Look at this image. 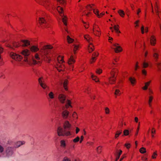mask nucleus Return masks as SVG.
<instances>
[{"mask_svg": "<svg viewBox=\"0 0 161 161\" xmlns=\"http://www.w3.org/2000/svg\"><path fill=\"white\" fill-rule=\"evenodd\" d=\"M52 48L53 47L50 45L44 46L41 49L39 53H36L34 55V58H34L37 62L41 59H48L49 57V54L50 52L49 49Z\"/></svg>", "mask_w": 161, "mask_h": 161, "instance_id": "f257e3e1", "label": "nucleus"}, {"mask_svg": "<svg viewBox=\"0 0 161 161\" xmlns=\"http://www.w3.org/2000/svg\"><path fill=\"white\" fill-rule=\"evenodd\" d=\"M64 62V56L59 55L57 58V62L55 65V67L59 72L64 71L65 66L63 63Z\"/></svg>", "mask_w": 161, "mask_h": 161, "instance_id": "f03ea898", "label": "nucleus"}, {"mask_svg": "<svg viewBox=\"0 0 161 161\" xmlns=\"http://www.w3.org/2000/svg\"><path fill=\"white\" fill-rule=\"evenodd\" d=\"M118 70L116 68L113 69L110 72V76L109 78V83L113 84L115 83Z\"/></svg>", "mask_w": 161, "mask_h": 161, "instance_id": "7ed1b4c3", "label": "nucleus"}, {"mask_svg": "<svg viewBox=\"0 0 161 161\" xmlns=\"http://www.w3.org/2000/svg\"><path fill=\"white\" fill-rule=\"evenodd\" d=\"M24 62L26 63V64L30 66L37 64V62L34 58H32V60H31L28 59L27 57H25L24 58L23 62L19 63V65L20 66H25V64Z\"/></svg>", "mask_w": 161, "mask_h": 161, "instance_id": "20e7f679", "label": "nucleus"}, {"mask_svg": "<svg viewBox=\"0 0 161 161\" xmlns=\"http://www.w3.org/2000/svg\"><path fill=\"white\" fill-rule=\"evenodd\" d=\"M47 16L46 14L44 12H42L40 14L38 20V23L40 24H45L47 22Z\"/></svg>", "mask_w": 161, "mask_h": 161, "instance_id": "39448f33", "label": "nucleus"}, {"mask_svg": "<svg viewBox=\"0 0 161 161\" xmlns=\"http://www.w3.org/2000/svg\"><path fill=\"white\" fill-rule=\"evenodd\" d=\"M152 56L155 62H157L160 56V51L156 48L153 47L152 48Z\"/></svg>", "mask_w": 161, "mask_h": 161, "instance_id": "423d86ee", "label": "nucleus"}, {"mask_svg": "<svg viewBox=\"0 0 161 161\" xmlns=\"http://www.w3.org/2000/svg\"><path fill=\"white\" fill-rule=\"evenodd\" d=\"M92 33L95 36L100 37L101 35V31L98 26L95 24H93Z\"/></svg>", "mask_w": 161, "mask_h": 161, "instance_id": "0eeeda50", "label": "nucleus"}, {"mask_svg": "<svg viewBox=\"0 0 161 161\" xmlns=\"http://www.w3.org/2000/svg\"><path fill=\"white\" fill-rule=\"evenodd\" d=\"M9 55L12 59L15 61H20L23 59V57L21 55L14 52H10Z\"/></svg>", "mask_w": 161, "mask_h": 161, "instance_id": "6e6552de", "label": "nucleus"}, {"mask_svg": "<svg viewBox=\"0 0 161 161\" xmlns=\"http://www.w3.org/2000/svg\"><path fill=\"white\" fill-rule=\"evenodd\" d=\"M111 48L113 49L116 53H118L122 52L123 51L122 47L118 43L113 44L111 47Z\"/></svg>", "mask_w": 161, "mask_h": 161, "instance_id": "1a4fd4ad", "label": "nucleus"}, {"mask_svg": "<svg viewBox=\"0 0 161 161\" xmlns=\"http://www.w3.org/2000/svg\"><path fill=\"white\" fill-rule=\"evenodd\" d=\"M93 12L94 14L98 18H102L104 15L105 14L104 12H103L101 13H99V10L97 8L94 9Z\"/></svg>", "mask_w": 161, "mask_h": 161, "instance_id": "9d476101", "label": "nucleus"}, {"mask_svg": "<svg viewBox=\"0 0 161 161\" xmlns=\"http://www.w3.org/2000/svg\"><path fill=\"white\" fill-rule=\"evenodd\" d=\"M39 83L41 86L44 89H46L47 86L45 84L44 79L42 77H41L38 79Z\"/></svg>", "mask_w": 161, "mask_h": 161, "instance_id": "9b49d317", "label": "nucleus"}, {"mask_svg": "<svg viewBox=\"0 0 161 161\" xmlns=\"http://www.w3.org/2000/svg\"><path fill=\"white\" fill-rule=\"evenodd\" d=\"M66 96L63 94H59L58 96V99L59 102L62 103H64L66 100Z\"/></svg>", "mask_w": 161, "mask_h": 161, "instance_id": "f8f14e48", "label": "nucleus"}, {"mask_svg": "<svg viewBox=\"0 0 161 161\" xmlns=\"http://www.w3.org/2000/svg\"><path fill=\"white\" fill-rule=\"evenodd\" d=\"M98 55L99 53L97 52H94L92 54V58L90 60V64H93L96 61L97 59V58Z\"/></svg>", "mask_w": 161, "mask_h": 161, "instance_id": "ddd939ff", "label": "nucleus"}, {"mask_svg": "<svg viewBox=\"0 0 161 161\" xmlns=\"http://www.w3.org/2000/svg\"><path fill=\"white\" fill-rule=\"evenodd\" d=\"M150 43L152 46H155L156 44V38L155 36L153 35L151 36L150 39Z\"/></svg>", "mask_w": 161, "mask_h": 161, "instance_id": "4468645a", "label": "nucleus"}, {"mask_svg": "<svg viewBox=\"0 0 161 161\" xmlns=\"http://www.w3.org/2000/svg\"><path fill=\"white\" fill-rule=\"evenodd\" d=\"M69 114V111L67 109H64L63 108V111L61 113V115L63 118L66 119L68 117Z\"/></svg>", "mask_w": 161, "mask_h": 161, "instance_id": "2eb2a0df", "label": "nucleus"}, {"mask_svg": "<svg viewBox=\"0 0 161 161\" xmlns=\"http://www.w3.org/2000/svg\"><path fill=\"white\" fill-rule=\"evenodd\" d=\"M75 57L73 55H71L68 61V63L69 65H72L74 64L75 62Z\"/></svg>", "mask_w": 161, "mask_h": 161, "instance_id": "dca6fc26", "label": "nucleus"}, {"mask_svg": "<svg viewBox=\"0 0 161 161\" xmlns=\"http://www.w3.org/2000/svg\"><path fill=\"white\" fill-rule=\"evenodd\" d=\"M153 96H148L147 103L149 107L151 108H152L153 103Z\"/></svg>", "mask_w": 161, "mask_h": 161, "instance_id": "f3484780", "label": "nucleus"}, {"mask_svg": "<svg viewBox=\"0 0 161 161\" xmlns=\"http://www.w3.org/2000/svg\"><path fill=\"white\" fill-rule=\"evenodd\" d=\"M57 132L59 136H64V131L62 127L59 126L58 127Z\"/></svg>", "mask_w": 161, "mask_h": 161, "instance_id": "a211bd4d", "label": "nucleus"}, {"mask_svg": "<svg viewBox=\"0 0 161 161\" xmlns=\"http://www.w3.org/2000/svg\"><path fill=\"white\" fill-rule=\"evenodd\" d=\"M20 53L24 56V58L25 57H27V56H29L30 53V51L27 49H25L22 50Z\"/></svg>", "mask_w": 161, "mask_h": 161, "instance_id": "6ab92c4d", "label": "nucleus"}, {"mask_svg": "<svg viewBox=\"0 0 161 161\" xmlns=\"http://www.w3.org/2000/svg\"><path fill=\"white\" fill-rule=\"evenodd\" d=\"M141 31L142 34H143L145 33H147L148 32V27L147 26L145 27L143 25H142L141 28Z\"/></svg>", "mask_w": 161, "mask_h": 161, "instance_id": "aec40b11", "label": "nucleus"}, {"mask_svg": "<svg viewBox=\"0 0 161 161\" xmlns=\"http://www.w3.org/2000/svg\"><path fill=\"white\" fill-rule=\"evenodd\" d=\"M129 80L132 86H134L136 84V78L133 77H130L129 78Z\"/></svg>", "mask_w": 161, "mask_h": 161, "instance_id": "412c9836", "label": "nucleus"}, {"mask_svg": "<svg viewBox=\"0 0 161 161\" xmlns=\"http://www.w3.org/2000/svg\"><path fill=\"white\" fill-rule=\"evenodd\" d=\"M21 46L23 47H26L30 44L29 41L27 40H22L20 41Z\"/></svg>", "mask_w": 161, "mask_h": 161, "instance_id": "4be33fe9", "label": "nucleus"}, {"mask_svg": "<svg viewBox=\"0 0 161 161\" xmlns=\"http://www.w3.org/2000/svg\"><path fill=\"white\" fill-rule=\"evenodd\" d=\"M30 49L31 52L36 53L38 51L39 49L38 46L33 45L31 47Z\"/></svg>", "mask_w": 161, "mask_h": 161, "instance_id": "5701e85b", "label": "nucleus"}, {"mask_svg": "<svg viewBox=\"0 0 161 161\" xmlns=\"http://www.w3.org/2000/svg\"><path fill=\"white\" fill-rule=\"evenodd\" d=\"M152 82V80H150L149 81L145 83V85L142 87V89L143 90H146L148 88V86H150Z\"/></svg>", "mask_w": 161, "mask_h": 161, "instance_id": "b1692460", "label": "nucleus"}, {"mask_svg": "<svg viewBox=\"0 0 161 161\" xmlns=\"http://www.w3.org/2000/svg\"><path fill=\"white\" fill-rule=\"evenodd\" d=\"M72 102L70 100L67 99L66 101V103L65 105V107L66 109H68L69 108H72V106L71 105Z\"/></svg>", "mask_w": 161, "mask_h": 161, "instance_id": "393cba45", "label": "nucleus"}, {"mask_svg": "<svg viewBox=\"0 0 161 161\" xmlns=\"http://www.w3.org/2000/svg\"><path fill=\"white\" fill-rule=\"evenodd\" d=\"M71 126V125L69 123L68 121H65L63 125L64 128L65 129L69 128Z\"/></svg>", "mask_w": 161, "mask_h": 161, "instance_id": "a878e982", "label": "nucleus"}, {"mask_svg": "<svg viewBox=\"0 0 161 161\" xmlns=\"http://www.w3.org/2000/svg\"><path fill=\"white\" fill-rule=\"evenodd\" d=\"M155 9L157 15L159 17V15L161 14V12L158 9L157 3L156 2H155Z\"/></svg>", "mask_w": 161, "mask_h": 161, "instance_id": "bb28decb", "label": "nucleus"}, {"mask_svg": "<svg viewBox=\"0 0 161 161\" xmlns=\"http://www.w3.org/2000/svg\"><path fill=\"white\" fill-rule=\"evenodd\" d=\"M80 47V45L75 44L74 45V47L73 49V53L74 54H75L77 53V51L79 50Z\"/></svg>", "mask_w": 161, "mask_h": 161, "instance_id": "cd10ccee", "label": "nucleus"}, {"mask_svg": "<svg viewBox=\"0 0 161 161\" xmlns=\"http://www.w3.org/2000/svg\"><path fill=\"white\" fill-rule=\"evenodd\" d=\"M94 5L93 4H89L87 5L86 8V10L88 11H91L93 9V6Z\"/></svg>", "mask_w": 161, "mask_h": 161, "instance_id": "c85d7f7f", "label": "nucleus"}, {"mask_svg": "<svg viewBox=\"0 0 161 161\" xmlns=\"http://www.w3.org/2000/svg\"><path fill=\"white\" fill-rule=\"evenodd\" d=\"M94 49V47L92 43H90L88 47V50L89 53L92 52Z\"/></svg>", "mask_w": 161, "mask_h": 161, "instance_id": "c756f323", "label": "nucleus"}, {"mask_svg": "<svg viewBox=\"0 0 161 161\" xmlns=\"http://www.w3.org/2000/svg\"><path fill=\"white\" fill-rule=\"evenodd\" d=\"M57 9L61 16H62V15H63V8H62L59 6L57 7Z\"/></svg>", "mask_w": 161, "mask_h": 161, "instance_id": "7c9ffc66", "label": "nucleus"}, {"mask_svg": "<svg viewBox=\"0 0 161 161\" xmlns=\"http://www.w3.org/2000/svg\"><path fill=\"white\" fill-rule=\"evenodd\" d=\"M84 38L89 43H90L92 41V39L90 37L89 35H85L84 36Z\"/></svg>", "mask_w": 161, "mask_h": 161, "instance_id": "2f4dec72", "label": "nucleus"}, {"mask_svg": "<svg viewBox=\"0 0 161 161\" xmlns=\"http://www.w3.org/2000/svg\"><path fill=\"white\" fill-rule=\"evenodd\" d=\"M114 94L116 97L120 96L121 94V92L119 89H116L114 92Z\"/></svg>", "mask_w": 161, "mask_h": 161, "instance_id": "473e14b6", "label": "nucleus"}, {"mask_svg": "<svg viewBox=\"0 0 161 161\" xmlns=\"http://www.w3.org/2000/svg\"><path fill=\"white\" fill-rule=\"evenodd\" d=\"M68 81L67 79H65L64 80L63 83V86L64 89L66 91H67L68 90Z\"/></svg>", "mask_w": 161, "mask_h": 161, "instance_id": "72a5a7b5", "label": "nucleus"}, {"mask_svg": "<svg viewBox=\"0 0 161 161\" xmlns=\"http://www.w3.org/2000/svg\"><path fill=\"white\" fill-rule=\"evenodd\" d=\"M72 117L73 119V120L76 121L78 119V116L77 113L75 112H74L72 114Z\"/></svg>", "mask_w": 161, "mask_h": 161, "instance_id": "f704fd0d", "label": "nucleus"}, {"mask_svg": "<svg viewBox=\"0 0 161 161\" xmlns=\"http://www.w3.org/2000/svg\"><path fill=\"white\" fill-rule=\"evenodd\" d=\"M91 78L93 80L95 81V82H97L99 81V78L96 75H94L91 73Z\"/></svg>", "mask_w": 161, "mask_h": 161, "instance_id": "c9c22d12", "label": "nucleus"}, {"mask_svg": "<svg viewBox=\"0 0 161 161\" xmlns=\"http://www.w3.org/2000/svg\"><path fill=\"white\" fill-rule=\"evenodd\" d=\"M118 13L121 17L123 18L125 15V13L124 11L121 9H119L118 11Z\"/></svg>", "mask_w": 161, "mask_h": 161, "instance_id": "e433bc0d", "label": "nucleus"}, {"mask_svg": "<svg viewBox=\"0 0 161 161\" xmlns=\"http://www.w3.org/2000/svg\"><path fill=\"white\" fill-rule=\"evenodd\" d=\"M13 46L14 47H17L20 46H21V44L20 42H14L13 43Z\"/></svg>", "mask_w": 161, "mask_h": 161, "instance_id": "4c0bfd02", "label": "nucleus"}, {"mask_svg": "<svg viewBox=\"0 0 161 161\" xmlns=\"http://www.w3.org/2000/svg\"><path fill=\"white\" fill-rule=\"evenodd\" d=\"M25 142L24 141H19L16 142L15 144V147H20L21 145L25 144Z\"/></svg>", "mask_w": 161, "mask_h": 161, "instance_id": "58836bf2", "label": "nucleus"}, {"mask_svg": "<svg viewBox=\"0 0 161 161\" xmlns=\"http://www.w3.org/2000/svg\"><path fill=\"white\" fill-rule=\"evenodd\" d=\"M122 130H117L116 131L114 137L115 139H117L119 137V136L122 133Z\"/></svg>", "mask_w": 161, "mask_h": 161, "instance_id": "ea45409f", "label": "nucleus"}, {"mask_svg": "<svg viewBox=\"0 0 161 161\" xmlns=\"http://www.w3.org/2000/svg\"><path fill=\"white\" fill-rule=\"evenodd\" d=\"M84 14L86 15V16L89 17L91 16L92 14V12L91 11H88L85 10L84 12Z\"/></svg>", "mask_w": 161, "mask_h": 161, "instance_id": "a19ab883", "label": "nucleus"}, {"mask_svg": "<svg viewBox=\"0 0 161 161\" xmlns=\"http://www.w3.org/2000/svg\"><path fill=\"white\" fill-rule=\"evenodd\" d=\"M60 146L61 147L65 148L66 146L65 141L64 140H61L60 142Z\"/></svg>", "mask_w": 161, "mask_h": 161, "instance_id": "79ce46f5", "label": "nucleus"}, {"mask_svg": "<svg viewBox=\"0 0 161 161\" xmlns=\"http://www.w3.org/2000/svg\"><path fill=\"white\" fill-rule=\"evenodd\" d=\"M63 17L62 18V21L63 22L64 24L65 25H67V18L66 16H63Z\"/></svg>", "mask_w": 161, "mask_h": 161, "instance_id": "37998d69", "label": "nucleus"}, {"mask_svg": "<svg viewBox=\"0 0 161 161\" xmlns=\"http://www.w3.org/2000/svg\"><path fill=\"white\" fill-rule=\"evenodd\" d=\"M114 29L115 30L116 32L117 33H120V32L119 31V26L118 25H115L114 26Z\"/></svg>", "mask_w": 161, "mask_h": 161, "instance_id": "c03bdc74", "label": "nucleus"}, {"mask_svg": "<svg viewBox=\"0 0 161 161\" xmlns=\"http://www.w3.org/2000/svg\"><path fill=\"white\" fill-rule=\"evenodd\" d=\"M158 156V152L157 151H155L153 153L151 158L152 159H154L156 158Z\"/></svg>", "mask_w": 161, "mask_h": 161, "instance_id": "a18cd8bd", "label": "nucleus"}, {"mask_svg": "<svg viewBox=\"0 0 161 161\" xmlns=\"http://www.w3.org/2000/svg\"><path fill=\"white\" fill-rule=\"evenodd\" d=\"M67 41L68 43H70L73 42L74 39L70 37L69 36H67Z\"/></svg>", "mask_w": 161, "mask_h": 161, "instance_id": "49530a36", "label": "nucleus"}, {"mask_svg": "<svg viewBox=\"0 0 161 161\" xmlns=\"http://www.w3.org/2000/svg\"><path fill=\"white\" fill-rule=\"evenodd\" d=\"M48 96L49 98L50 99H53L54 98V95L52 92H51L49 93Z\"/></svg>", "mask_w": 161, "mask_h": 161, "instance_id": "de8ad7c7", "label": "nucleus"}, {"mask_svg": "<svg viewBox=\"0 0 161 161\" xmlns=\"http://www.w3.org/2000/svg\"><path fill=\"white\" fill-rule=\"evenodd\" d=\"M153 92L152 89L151 88L148 89V96H153Z\"/></svg>", "mask_w": 161, "mask_h": 161, "instance_id": "09e8293b", "label": "nucleus"}, {"mask_svg": "<svg viewBox=\"0 0 161 161\" xmlns=\"http://www.w3.org/2000/svg\"><path fill=\"white\" fill-rule=\"evenodd\" d=\"M140 122H139L138 124V126L137 127L136 132L135 134V137H136L138 135V133L139 132V130L140 129Z\"/></svg>", "mask_w": 161, "mask_h": 161, "instance_id": "8fccbe9b", "label": "nucleus"}, {"mask_svg": "<svg viewBox=\"0 0 161 161\" xmlns=\"http://www.w3.org/2000/svg\"><path fill=\"white\" fill-rule=\"evenodd\" d=\"M139 151L141 153L143 154L146 153V150L145 148L144 147H142L140 149Z\"/></svg>", "mask_w": 161, "mask_h": 161, "instance_id": "3c124183", "label": "nucleus"}, {"mask_svg": "<svg viewBox=\"0 0 161 161\" xmlns=\"http://www.w3.org/2000/svg\"><path fill=\"white\" fill-rule=\"evenodd\" d=\"M104 111L105 114L107 115L109 114L110 113L109 109L107 107L104 108Z\"/></svg>", "mask_w": 161, "mask_h": 161, "instance_id": "603ef678", "label": "nucleus"}, {"mask_svg": "<svg viewBox=\"0 0 161 161\" xmlns=\"http://www.w3.org/2000/svg\"><path fill=\"white\" fill-rule=\"evenodd\" d=\"M158 70V71H161V62H158L156 64Z\"/></svg>", "mask_w": 161, "mask_h": 161, "instance_id": "864d4df0", "label": "nucleus"}, {"mask_svg": "<svg viewBox=\"0 0 161 161\" xmlns=\"http://www.w3.org/2000/svg\"><path fill=\"white\" fill-rule=\"evenodd\" d=\"M129 134V131L128 130H125L123 131L124 136H128Z\"/></svg>", "mask_w": 161, "mask_h": 161, "instance_id": "5fc2aeb1", "label": "nucleus"}, {"mask_svg": "<svg viewBox=\"0 0 161 161\" xmlns=\"http://www.w3.org/2000/svg\"><path fill=\"white\" fill-rule=\"evenodd\" d=\"M102 147L101 146L98 147L97 148V151L98 153H100L102 151Z\"/></svg>", "mask_w": 161, "mask_h": 161, "instance_id": "6e6d98bb", "label": "nucleus"}, {"mask_svg": "<svg viewBox=\"0 0 161 161\" xmlns=\"http://www.w3.org/2000/svg\"><path fill=\"white\" fill-rule=\"evenodd\" d=\"M148 64L145 61L143 62L142 64V67L144 68H147L148 66Z\"/></svg>", "mask_w": 161, "mask_h": 161, "instance_id": "4d7b16f0", "label": "nucleus"}, {"mask_svg": "<svg viewBox=\"0 0 161 161\" xmlns=\"http://www.w3.org/2000/svg\"><path fill=\"white\" fill-rule=\"evenodd\" d=\"M122 81V80H119L117 83V85L116 86V87L117 88H119L121 86V84Z\"/></svg>", "mask_w": 161, "mask_h": 161, "instance_id": "13d9d810", "label": "nucleus"}, {"mask_svg": "<svg viewBox=\"0 0 161 161\" xmlns=\"http://www.w3.org/2000/svg\"><path fill=\"white\" fill-rule=\"evenodd\" d=\"M95 72L97 74L100 75L102 72V70L100 69H96Z\"/></svg>", "mask_w": 161, "mask_h": 161, "instance_id": "bf43d9fd", "label": "nucleus"}, {"mask_svg": "<svg viewBox=\"0 0 161 161\" xmlns=\"http://www.w3.org/2000/svg\"><path fill=\"white\" fill-rule=\"evenodd\" d=\"M119 58L116 57L114 58V60L112 62V64L114 65H116V63L118 61Z\"/></svg>", "mask_w": 161, "mask_h": 161, "instance_id": "052dcab7", "label": "nucleus"}, {"mask_svg": "<svg viewBox=\"0 0 161 161\" xmlns=\"http://www.w3.org/2000/svg\"><path fill=\"white\" fill-rule=\"evenodd\" d=\"M140 22V21L139 20H137L136 21L135 23V27L136 28H137L139 26V23Z\"/></svg>", "mask_w": 161, "mask_h": 161, "instance_id": "680f3d73", "label": "nucleus"}, {"mask_svg": "<svg viewBox=\"0 0 161 161\" xmlns=\"http://www.w3.org/2000/svg\"><path fill=\"white\" fill-rule=\"evenodd\" d=\"M124 146L127 149H129L131 147V145L130 143H126L125 144Z\"/></svg>", "mask_w": 161, "mask_h": 161, "instance_id": "e2e57ef3", "label": "nucleus"}, {"mask_svg": "<svg viewBox=\"0 0 161 161\" xmlns=\"http://www.w3.org/2000/svg\"><path fill=\"white\" fill-rule=\"evenodd\" d=\"M122 153V151L121 150H119V152L118 153L117 156L116 157V159L117 160H118L119 158L120 155Z\"/></svg>", "mask_w": 161, "mask_h": 161, "instance_id": "0e129e2a", "label": "nucleus"}, {"mask_svg": "<svg viewBox=\"0 0 161 161\" xmlns=\"http://www.w3.org/2000/svg\"><path fill=\"white\" fill-rule=\"evenodd\" d=\"M71 135V133L70 131H67L66 132H64V136H69Z\"/></svg>", "mask_w": 161, "mask_h": 161, "instance_id": "69168bd1", "label": "nucleus"}, {"mask_svg": "<svg viewBox=\"0 0 161 161\" xmlns=\"http://www.w3.org/2000/svg\"><path fill=\"white\" fill-rule=\"evenodd\" d=\"M80 137L77 136L73 140V141L74 143H77L80 141Z\"/></svg>", "mask_w": 161, "mask_h": 161, "instance_id": "338daca9", "label": "nucleus"}, {"mask_svg": "<svg viewBox=\"0 0 161 161\" xmlns=\"http://www.w3.org/2000/svg\"><path fill=\"white\" fill-rule=\"evenodd\" d=\"M62 161H71V159L67 157H65L64 158Z\"/></svg>", "mask_w": 161, "mask_h": 161, "instance_id": "774afa93", "label": "nucleus"}]
</instances>
